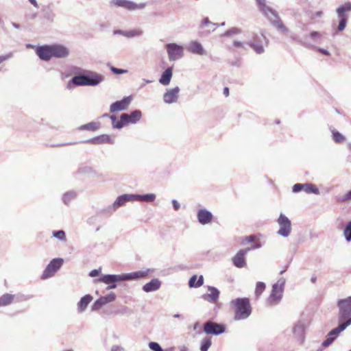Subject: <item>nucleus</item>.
Returning a JSON list of instances; mask_svg holds the SVG:
<instances>
[{
	"label": "nucleus",
	"mask_w": 351,
	"mask_h": 351,
	"mask_svg": "<svg viewBox=\"0 0 351 351\" xmlns=\"http://www.w3.org/2000/svg\"><path fill=\"white\" fill-rule=\"evenodd\" d=\"M150 271L151 270L149 269H146L131 273L121 274L118 275L106 274L97 279V281L110 285L117 282L138 280L147 276Z\"/></svg>",
	"instance_id": "obj_1"
},
{
	"label": "nucleus",
	"mask_w": 351,
	"mask_h": 351,
	"mask_svg": "<svg viewBox=\"0 0 351 351\" xmlns=\"http://www.w3.org/2000/svg\"><path fill=\"white\" fill-rule=\"evenodd\" d=\"M339 308V322L341 323L333 332H342L351 324V296L338 301Z\"/></svg>",
	"instance_id": "obj_2"
},
{
	"label": "nucleus",
	"mask_w": 351,
	"mask_h": 351,
	"mask_svg": "<svg viewBox=\"0 0 351 351\" xmlns=\"http://www.w3.org/2000/svg\"><path fill=\"white\" fill-rule=\"evenodd\" d=\"M230 305L234 310V319L235 321L246 319L252 313L250 300L247 298L232 300L230 302Z\"/></svg>",
	"instance_id": "obj_3"
},
{
	"label": "nucleus",
	"mask_w": 351,
	"mask_h": 351,
	"mask_svg": "<svg viewBox=\"0 0 351 351\" xmlns=\"http://www.w3.org/2000/svg\"><path fill=\"white\" fill-rule=\"evenodd\" d=\"M260 7L261 11L267 17L271 24L280 32H286L287 29L283 23L278 19V16L275 10L267 6L266 0H256Z\"/></svg>",
	"instance_id": "obj_4"
},
{
	"label": "nucleus",
	"mask_w": 351,
	"mask_h": 351,
	"mask_svg": "<svg viewBox=\"0 0 351 351\" xmlns=\"http://www.w3.org/2000/svg\"><path fill=\"white\" fill-rule=\"evenodd\" d=\"M285 283V279L281 278L273 285L271 293L267 299V302L270 305L277 304L281 300Z\"/></svg>",
	"instance_id": "obj_5"
},
{
	"label": "nucleus",
	"mask_w": 351,
	"mask_h": 351,
	"mask_svg": "<svg viewBox=\"0 0 351 351\" xmlns=\"http://www.w3.org/2000/svg\"><path fill=\"white\" fill-rule=\"evenodd\" d=\"M63 263L64 260L61 258H56L51 260L45 269L41 278L43 280H46L53 276L58 270L62 267Z\"/></svg>",
	"instance_id": "obj_6"
},
{
	"label": "nucleus",
	"mask_w": 351,
	"mask_h": 351,
	"mask_svg": "<svg viewBox=\"0 0 351 351\" xmlns=\"http://www.w3.org/2000/svg\"><path fill=\"white\" fill-rule=\"evenodd\" d=\"M277 223L279 226L277 234L285 238L288 237L291 232V223L289 218L281 213L277 219Z\"/></svg>",
	"instance_id": "obj_7"
},
{
	"label": "nucleus",
	"mask_w": 351,
	"mask_h": 351,
	"mask_svg": "<svg viewBox=\"0 0 351 351\" xmlns=\"http://www.w3.org/2000/svg\"><path fill=\"white\" fill-rule=\"evenodd\" d=\"M168 58L170 61H176L184 56L183 47L176 43H169L165 46Z\"/></svg>",
	"instance_id": "obj_8"
},
{
	"label": "nucleus",
	"mask_w": 351,
	"mask_h": 351,
	"mask_svg": "<svg viewBox=\"0 0 351 351\" xmlns=\"http://www.w3.org/2000/svg\"><path fill=\"white\" fill-rule=\"evenodd\" d=\"M267 45V39L262 33L261 36H254L252 41L248 42V46L254 49L258 53L261 54L264 52V45Z\"/></svg>",
	"instance_id": "obj_9"
},
{
	"label": "nucleus",
	"mask_w": 351,
	"mask_h": 351,
	"mask_svg": "<svg viewBox=\"0 0 351 351\" xmlns=\"http://www.w3.org/2000/svg\"><path fill=\"white\" fill-rule=\"evenodd\" d=\"M226 327L223 324L213 322H208L204 325V331L208 335H218L225 332Z\"/></svg>",
	"instance_id": "obj_10"
},
{
	"label": "nucleus",
	"mask_w": 351,
	"mask_h": 351,
	"mask_svg": "<svg viewBox=\"0 0 351 351\" xmlns=\"http://www.w3.org/2000/svg\"><path fill=\"white\" fill-rule=\"evenodd\" d=\"M133 99L132 96L125 97L120 101H117L112 103L110 106V111L112 113L117 112L121 110H125L128 108L130 104Z\"/></svg>",
	"instance_id": "obj_11"
},
{
	"label": "nucleus",
	"mask_w": 351,
	"mask_h": 351,
	"mask_svg": "<svg viewBox=\"0 0 351 351\" xmlns=\"http://www.w3.org/2000/svg\"><path fill=\"white\" fill-rule=\"evenodd\" d=\"M307 327V324L303 320H299L293 328V333L297 341L302 343L304 339L305 330Z\"/></svg>",
	"instance_id": "obj_12"
},
{
	"label": "nucleus",
	"mask_w": 351,
	"mask_h": 351,
	"mask_svg": "<svg viewBox=\"0 0 351 351\" xmlns=\"http://www.w3.org/2000/svg\"><path fill=\"white\" fill-rule=\"evenodd\" d=\"M128 202H134V194H123L119 196L109 207L111 212H114L118 208L124 206Z\"/></svg>",
	"instance_id": "obj_13"
},
{
	"label": "nucleus",
	"mask_w": 351,
	"mask_h": 351,
	"mask_svg": "<svg viewBox=\"0 0 351 351\" xmlns=\"http://www.w3.org/2000/svg\"><path fill=\"white\" fill-rule=\"evenodd\" d=\"M180 88L176 86L167 89L163 95V101L165 104H171L177 102L178 99Z\"/></svg>",
	"instance_id": "obj_14"
},
{
	"label": "nucleus",
	"mask_w": 351,
	"mask_h": 351,
	"mask_svg": "<svg viewBox=\"0 0 351 351\" xmlns=\"http://www.w3.org/2000/svg\"><path fill=\"white\" fill-rule=\"evenodd\" d=\"M116 299V295L114 293L100 297L98 298L93 304L91 309L92 311H97L101 308L102 306L113 302Z\"/></svg>",
	"instance_id": "obj_15"
},
{
	"label": "nucleus",
	"mask_w": 351,
	"mask_h": 351,
	"mask_svg": "<svg viewBox=\"0 0 351 351\" xmlns=\"http://www.w3.org/2000/svg\"><path fill=\"white\" fill-rule=\"evenodd\" d=\"M115 138L108 134H101L86 141L87 143L100 145V144H114Z\"/></svg>",
	"instance_id": "obj_16"
},
{
	"label": "nucleus",
	"mask_w": 351,
	"mask_h": 351,
	"mask_svg": "<svg viewBox=\"0 0 351 351\" xmlns=\"http://www.w3.org/2000/svg\"><path fill=\"white\" fill-rule=\"evenodd\" d=\"M186 50L190 53L199 56H206L207 54L202 45L196 40L189 43L186 45Z\"/></svg>",
	"instance_id": "obj_17"
},
{
	"label": "nucleus",
	"mask_w": 351,
	"mask_h": 351,
	"mask_svg": "<svg viewBox=\"0 0 351 351\" xmlns=\"http://www.w3.org/2000/svg\"><path fill=\"white\" fill-rule=\"evenodd\" d=\"M52 56L57 58H64L69 56V49L62 45H51Z\"/></svg>",
	"instance_id": "obj_18"
},
{
	"label": "nucleus",
	"mask_w": 351,
	"mask_h": 351,
	"mask_svg": "<svg viewBox=\"0 0 351 351\" xmlns=\"http://www.w3.org/2000/svg\"><path fill=\"white\" fill-rule=\"evenodd\" d=\"M36 53L41 60L45 61H49L53 57L51 45L38 47Z\"/></svg>",
	"instance_id": "obj_19"
},
{
	"label": "nucleus",
	"mask_w": 351,
	"mask_h": 351,
	"mask_svg": "<svg viewBox=\"0 0 351 351\" xmlns=\"http://www.w3.org/2000/svg\"><path fill=\"white\" fill-rule=\"evenodd\" d=\"M250 250V248L240 250L236 254V255L232 258V262L234 266L239 268H242L245 265V256Z\"/></svg>",
	"instance_id": "obj_20"
},
{
	"label": "nucleus",
	"mask_w": 351,
	"mask_h": 351,
	"mask_svg": "<svg viewBox=\"0 0 351 351\" xmlns=\"http://www.w3.org/2000/svg\"><path fill=\"white\" fill-rule=\"evenodd\" d=\"M142 117V113L139 110H135L130 114H122L121 118L122 120L125 121L127 124H134L137 123Z\"/></svg>",
	"instance_id": "obj_21"
},
{
	"label": "nucleus",
	"mask_w": 351,
	"mask_h": 351,
	"mask_svg": "<svg viewBox=\"0 0 351 351\" xmlns=\"http://www.w3.org/2000/svg\"><path fill=\"white\" fill-rule=\"evenodd\" d=\"M113 3L117 6L123 7L129 10L142 9L145 7L144 3L136 4L128 0H113Z\"/></svg>",
	"instance_id": "obj_22"
},
{
	"label": "nucleus",
	"mask_w": 351,
	"mask_h": 351,
	"mask_svg": "<svg viewBox=\"0 0 351 351\" xmlns=\"http://www.w3.org/2000/svg\"><path fill=\"white\" fill-rule=\"evenodd\" d=\"M197 217L200 224L206 225L211 222L213 216L211 212L206 209L202 208L197 211Z\"/></svg>",
	"instance_id": "obj_23"
},
{
	"label": "nucleus",
	"mask_w": 351,
	"mask_h": 351,
	"mask_svg": "<svg viewBox=\"0 0 351 351\" xmlns=\"http://www.w3.org/2000/svg\"><path fill=\"white\" fill-rule=\"evenodd\" d=\"M88 86H95L104 81L105 77L103 75L95 73L89 72L86 74Z\"/></svg>",
	"instance_id": "obj_24"
},
{
	"label": "nucleus",
	"mask_w": 351,
	"mask_h": 351,
	"mask_svg": "<svg viewBox=\"0 0 351 351\" xmlns=\"http://www.w3.org/2000/svg\"><path fill=\"white\" fill-rule=\"evenodd\" d=\"M208 291L210 293L204 294L202 296L203 299L210 303H216L219 300L220 293L219 291L216 287L211 286L208 287Z\"/></svg>",
	"instance_id": "obj_25"
},
{
	"label": "nucleus",
	"mask_w": 351,
	"mask_h": 351,
	"mask_svg": "<svg viewBox=\"0 0 351 351\" xmlns=\"http://www.w3.org/2000/svg\"><path fill=\"white\" fill-rule=\"evenodd\" d=\"M161 287V282L158 278H154L143 286V291L146 293L158 290Z\"/></svg>",
	"instance_id": "obj_26"
},
{
	"label": "nucleus",
	"mask_w": 351,
	"mask_h": 351,
	"mask_svg": "<svg viewBox=\"0 0 351 351\" xmlns=\"http://www.w3.org/2000/svg\"><path fill=\"white\" fill-rule=\"evenodd\" d=\"M92 295L87 294L82 297L77 304L78 313H83L86 309L88 305L93 300Z\"/></svg>",
	"instance_id": "obj_27"
},
{
	"label": "nucleus",
	"mask_w": 351,
	"mask_h": 351,
	"mask_svg": "<svg viewBox=\"0 0 351 351\" xmlns=\"http://www.w3.org/2000/svg\"><path fill=\"white\" fill-rule=\"evenodd\" d=\"M173 75V69L172 67H169L165 70V71L162 73L160 78L159 79V82L164 85L167 86L171 82V79Z\"/></svg>",
	"instance_id": "obj_28"
},
{
	"label": "nucleus",
	"mask_w": 351,
	"mask_h": 351,
	"mask_svg": "<svg viewBox=\"0 0 351 351\" xmlns=\"http://www.w3.org/2000/svg\"><path fill=\"white\" fill-rule=\"evenodd\" d=\"M351 11V3L347 2L337 9V16L339 19H348V12Z\"/></svg>",
	"instance_id": "obj_29"
},
{
	"label": "nucleus",
	"mask_w": 351,
	"mask_h": 351,
	"mask_svg": "<svg viewBox=\"0 0 351 351\" xmlns=\"http://www.w3.org/2000/svg\"><path fill=\"white\" fill-rule=\"evenodd\" d=\"M156 195L154 193H148L145 195L134 194V199L135 201H141L145 202H153L156 199Z\"/></svg>",
	"instance_id": "obj_30"
},
{
	"label": "nucleus",
	"mask_w": 351,
	"mask_h": 351,
	"mask_svg": "<svg viewBox=\"0 0 351 351\" xmlns=\"http://www.w3.org/2000/svg\"><path fill=\"white\" fill-rule=\"evenodd\" d=\"M15 298L14 295L10 293L3 294L0 297V307H4L10 305Z\"/></svg>",
	"instance_id": "obj_31"
},
{
	"label": "nucleus",
	"mask_w": 351,
	"mask_h": 351,
	"mask_svg": "<svg viewBox=\"0 0 351 351\" xmlns=\"http://www.w3.org/2000/svg\"><path fill=\"white\" fill-rule=\"evenodd\" d=\"M204 283L203 276H199L197 278L196 275L193 276L189 281V286L190 287H199Z\"/></svg>",
	"instance_id": "obj_32"
},
{
	"label": "nucleus",
	"mask_w": 351,
	"mask_h": 351,
	"mask_svg": "<svg viewBox=\"0 0 351 351\" xmlns=\"http://www.w3.org/2000/svg\"><path fill=\"white\" fill-rule=\"evenodd\" d=\"M75 86H88L86 75H78L72 78Z\"/></svg>",
	"instance_id": "obj_33"
},
{
	"label": "nucleus",
	"mask_w": 351,
	"mask_h": 351,
	"mask_svg": "<svg viewBox=\"0 0 351 351\" xmlns=\"http://www.w3.org/2000/svg\"><path fill=\"white\" fill-rule=\"evenodd\" d=\"M341 332H333V329L328 334L326 340H324L322 343V346L324 347H328L330 346L335 340V339L338 336V335Z\"/></svg>",
	"instance_id": "obj_34"
},
{
	"label": "nucleus",
	"mask_w": 351,
	"mask_h": 351,
	"mask_svg": "<svg viewBox=\"0 0 351 351\" xmlns=\"http://www.w3.org/2000/svg\"><path fill=\"white\" fill-rule=\"evenodd\" d=\"M303 189L302 190L304 191L306 193L311 194H319V189L313 184L311 183H306L303 184Z\"/></svg>",
	"instance_id": "obj_35"
},
{
	"label": "nucleus",
	"mask_w": 351,
	"mask_h": 351,
	"mask_svg": "<svg viewBox=\"0 0 351 351\" xmlns=\"http://www.w3.org/2000/svg\"><path fill=\"white\" fill-rule=\"evenodd\" d=\"M77 194L74 191H68L65 193L62 196L63 202L68 205L72 200L75 199Z\"/></svg>",
	"instance_id": "obj_36"
},
{
	"label": "nucleus",
	"mask_w": 351,
	"mask_h": 351,
	"mask_svg": "<svg viewBox=\"0 0 351 351\" xmlns=\"http://www.w3.org/2000/svg\"><path fill=\"white\" fill-rule=\"evenodd\" d=\"M241 29L238 27H232L227 31H226L223 34L220 36L221 38L222 37H232L234 35L239 34L241 33Z\"/></svg>",
	"instance_id": "obj_37"
},
{
	"label": "nucleus",
	"mask_w": 351,
	"mask_h": 351,
	"mask_svg": "<svg viewBox=\"0 0 351 351\" xmlns=\"http://www.w3.org/2000/svg\"><path fill=\"white\" fill-rule=\"evenodd\" d=\"M332 134V139L335 143H340L344 142L346 140V137L335 130H331Z\"/></svg>",
	"instance_id": "obj_38"
},
{
	"label": "nucleus",
	"mask_w": 351,
	"mask_h": 351,
	"mask_svg": "<svg viewBox=\"0 0 351 351\" xmlns=\"http://www.w3.org/2000/svg\"><path fill=\"white\" fill-rule=\"evenodd\" d=\"M212 343L211 338L208 337H206L201 341V346H200V350L201 351H208L209 348L210 347Z\"/></svg>",
	"instance_id": "obj_39"
},
{
	"label": "nucleus",
	"mask_w": 351,
	"mask_h": 351,
	"mask_svg": "<svg viewBox=\"0 0 351 351\" xmlns=\"http://www.w3.org/2000/svg\"><path fill=\"white\" fill-rule=\"evenodd\" d=\"M143 30L141 29H134L130 30H127L126 38H132L134 37L141 36L143 35Z\"/></svg>",
	"instance_id": "obj_40"
},
{
	"label": "nucleus",
	"mask_w": 351,
	"mask_h": 351,
	"mask_svg": "<svg viewBox=\"0 0 351 351\" xmlns=\"http://www.w3.org/2000/svg\"><path fill=\"white\" fill-rule=\"evenodd\" d=\"M110 119L112 120V126L114 128L121 129L123 127V125H126V122L124 120H122L120 117V121H117L116 117L113 115L110 117Z\"/></svg>",
	"instance_id": "obj_41"
},
{
	"label": "nucleus",
	"mask_w": 351,
	"mask_h": 351,
	"mask_svg": "<svg viewBox=\"0 0 351 351\" xmlns=\"http://www.w3.org/2000/svg\"><path fill=\"white\" fill-rule=\"evenodd\" d=\"M99 128V124L97 123L91 122L80 127L81 130H87L95 131Z\"/></svg>",
	"instance_id": "obj_42"
},
{
	"label": "nucleus",
	"mask_w": 351,
	"mask_h": 351,
	"mask_svg": "<svg viewBox=\"0 0 351 351\" xmlns=\"http://www.w3.org/2000/svg\"><path fill=\"white\" fill-rule=\"evenodd\" d=\"M265 289V285L264 282H258L256 286L255 295L258 298Z\"/></svg>",
	"instance_id": "obj_43"
},
{
	"label": "nucleus",
	"mask_w": 351,
	"mask_h": 351,
	"mask_svg": "<svg viewBox=\"0 0 351 351\" xmlns=\"http://www.w3.org/2000/svg\"><path fill=\"white\" fill-rule=\"evenodd\" d=\"M343 234L348 241H351V221L348 222L344 229Z\"/></svg>",
	"instance_id": "obj_44"
},
{
	"label": "nucleus",
	"mask_w": 351,
	"mask_h": 351,
	"mask_svg": "<svg viewBox=\"0 0 351 351\" xmlns=\"http://www.w3.org/2000/svg\"><path fill=\"white\" fill-rule=\"evenodd\" d=\"M43 11L45 12V17L46 19L53 21L54 14L52 13V11L50 10L49 6L43 7Z\"/></svg>",
	"instance_id": "obj_45"
},
{
	"label": "nucleus",
	"mask_w": 351,
	"mask_h": 351,
	"mask_svg": "<svg viewBox=\"0 0 351 351\" xmlns=\"http://www.w3.org/2000/svg\"><path fill=\"white\" fill-rule=\"evenodd\" d=\"M53 236L60 241H65L66 239L65 232L63 230L54 231Z\"/></svg>",
	"instance_id": "obj_46"
},
{
	"label": "nucleus",
	"mask_w": 351,
	"mask_h": 351,
	"mask_svg": "<svg viewBox=\"0 0 351 351\" xmlns=\"http://www.w3.org/2000/svg\"><path fill=\"white\" fill-rule=\"evenodd\" d=\"M233 46L236 48L241 49L243 50L247 49V45H248V43H244L239 40H234L233 42Z\"/></svg>",
	"instance_id": "obj_47"
},
{
	"label": "nucleus",
	"mask_w": 351,
	"mask_h": 351,
	"mask_svg": "<svg viewBox=\"0 0 351 351\" xmlns=\"http://www.w3.org/2000/svg\"><path fill=\"white\" fill-rule=\"evenodd\" d=\"M149 348L153 351H164L159 343L154 341L149 343Z\"/></svg>",
	"instance_id": "obj_48"
},
{
	"label": "nucleus",
	"mask_w": 351,
	"mask_h": 351,
	"mask_svg": "<svg viewBox=\"0 0 351 351\" xmlns=\"http://www.w3.org/2000/svg\"><path fill=\"white\" fill-rule=\"evenodd\" d=\"M110 69V71H111L114 74L121 75V74H125V73H127L128 72V70H126V69H118V68H116V67L112 66H111Z\"/></svg>",
	"instance_id": "obj_49"
},
{
	"label": "nucleus",
	"mask_w": 351,
	"mask_h": 351,
	"mask_svg": "<svg viewBox=\"0 0 351 351\" xmlns=\"http://www.w3.org/2000/svg\"><path fill=\"white\" fill-rule=\"evenodd\" d=\"M340 19V21H339L337 29L339 32H342L346 28L348 19Z\"/></svg>",
	"instance_id": "obj_50"
},
{
	"label": "nucleus",
	"mask_w": 351,
	"mask_h": 351,
	"mask_svg": "<svg viewBox=\"0 0 351 351\" xmlns=\"http://www.w3.org/2000/svg\"><path fill=\"white\" fill-rule=\"evenodd\" d=\"M321 37H322V33H320L319 32L314 31L310 34V38L315 40H320Z\"/></svg>",
	"instance_id": "obj_51"
},
{
	"label": "nucleus",
	"mask_w": 351,
	"mask_h": 351,
	"mask_svg": "<svg viewBox=\"0 0 351 351\" xmlns=\"http://www.w3.org/2000/svg\"><path fill=\"white\" fill-rule=\"evenodd\" d=\"M303 187V184L298 183L293 186L292 191L293 193H298L302 191Z\"/></svg>",
	"instance_id": "obj_52"
},
{
	"label": "nucleus",
	"mask_w": 351,
	"mask_h": 351,
	"mask_svg": "<svg viewBox=\"0 0 351 351\" xmlns=\"http://www.w3.org/2000/svg\"><path fill=\"white\" fill-rule=\"evenodd\" d=\"M256 237L254 235H250L248 237H245L243 239L242 243H244L245 241H247L248 243H253L255 241Z\"/></svg>",
	"instance_id": "obj_53"
},
{
	"label": "nucleus",
	"mask_w": 351,
	"mask_h": 351,
	"mask_svg": "<svg viewBox=\"0 0 351 351\" xmlns=\"http://www.w3.org/2000/svg\"><path fill=\"white\" fill-rule=\"evenodd\" d=\"M12 55H13L12 53H9L3 55V56H0V64L1 62H3V61H5V60L10 59V58H12Z\"/></svg>",
	"instance_id": "obj_54"
},
{
	"label": "nucleus",
	"mask_w": 351,
	"mask_h": 351,
	"mask_svg": "<svg viewBox=\"0 0 351 351\" xmlns=\"http://www.w3.org/2000/svg\"><path fill=\"white\" fill-rule=\"evenodd\" d=\"M262 243L260 241H256L255 239V241H254V244L251 247H250V250H256V249H258V248H261L262 247Z\"/></svg>",
	"instance_id": "obj_55"
},
{
	"label": "nucleus",
	"mask_w": 351,
	"mask_h": 351,
	"mask_svg": "<svg viewBox=\"0 0 351 351\" xmlns=\"http://www.w3.org/2000/svg\"><path fill=\"white\" fill-rule=\"evenodd\" d=\"M101 273V269H93L89 273V276L91 277L98 276Z\"/></svg>",
	"instance_id": "obj_56"
},
{
	"label": "nucleus",
	"mask_w": 351,
	"mask_h": 351,
	"mask_svg": "<svg viewBox=\"0 0 351 351\" xmlns=\"http://www.w3.org/2000/svg\"><path fill=\"white\" fill-rule=\"evenodd\" d=\"M172 204H173V207L175 210H179L180 205V203L177 200L173 199Z\"/></svg>",
	"instance_id": "obj_57"
},
{
	"label": "nucleus",
	"mask_w": 351,
	"mask_h": 351,
	"mask_svg": "<svg viewBox=\"0 0 351 351\" xmlns=\"http://www.w3.org/2000/svg\"><path fill=\"white\" fill-rule=\"evenodd\" d=\"M126 33H127V30H121V29L114 30L113 32L114 34H120L125 37H126V34H125Z\"/></svg>",
	"instance_id": "obj_58"
},
{
	"label": "nucleus",
	"mask_w": 351,
	"mask_h": 351,
	"mask_svg": "<svg viewBox=\"0 0 351 351\" xmlns=\"http://www.w3.org/2000/svg\"><path fill=\"white\" fill-rule=\"evenodd\" d=\"M323 15V12L322 11H317L315 12L313 16H311L312 19H315V18H317V17H322Z\"/></svg>",
	"instance_id": "obj_59"
},
{
	"label": "nucleus",
	"mask_w": 351,
	"mask_h": 351,
	"mask_svg": "<svg viewBox=\"0 0 351 351\" xmlns=\"http://www.w3.org/2000/svg\"><path fill=\"white\" fill-rule=\"evenodd\" d=\"M351 199V190L346 193V195L343 197V201H348Z\"/></svg>",
	"instance_id": "obj_60"
},
{
	"label": "nucleus",
	"mask_w": 351,
	"mask_h": 351,
	"mask_svg": "<svg viewBox=\"0 0 351 351\" xmlns=\"http://www.w3.org/2000/svg\"><path fill=\"white\" fill-rule=\"evenodd\" d=\"M202 23L203 26L210 25L211 21H209L208 18H204Z\"/></svg>",
	"instance_id": "obj_61"
},
{
	"label": "nucleus",
	"mask_w": 351,
	"mask_h": 351,
	"mask_svg": "<svg viewBox=\"0 0 351 351\" xmlns=\"http://www.w3.org/2000/svg\"><path fill=\"white\" fill-rule=\"evenodd\" d=\"M123 350V348L121 347H120L119 346H113L112 348H111V351H121Z\"/></svg>",
	"instance_id": "obj_62"
},
{
	"label": "nucleus",
	"mask_w": 351,
	"mask_h": 351,
	"mask_svg": "<svg viewBox=\"0 0 351 351\" xmlns=\"http://www.w3.org/2000/svg\"><path fill=\"white\" fill-rule=\"evenodd\" d=\"M318 51L326 56H330V52L326 49L319 48Z\"/></svg>",
	"instance_id": "obj_63"
},
{
	"label": "nucleus",
	"mask_w": 351,
	"mask_h": 351,
	"mask_svg": "<svg viewBox=\"0 0 351 351\" xmlns=\"http://www.w3.org/2000/svg\"><path fill=\"white\" fill-rule=\"evenodd\" d=\"M75 86L74 82H72V79L67 83L66 88L68 89H72Z\"/></svg>",
	"instance_id": "obj_64"
}]
</instances>
